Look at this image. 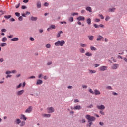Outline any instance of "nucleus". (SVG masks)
Returning a JSON list of instances; mask_svg holds the SVG:
<instances>
[{"label":"nucleus","mask_w":127,"mask_h":127,"mask_svg":"<svg viewBox=\"0 0 127 127\" xmlns=\"http://www.w3.org/2000/svg\"><path fill=\"white\" fill-rule=\"evenodd\" d=\"M65 44V41L62 40V41H58L56 43H55V45L56 46H63Z\"/></svg>","instance_id":"obj_1"},{"label":"nucleus","mask_w":127,"mask_h":127,"mask_svg":"<svg viewBox=\"0 0 127 127\" xmlns=\"http://www.w3.org/2000/svg\"><path fill=\"white\" fill-rule=\"evenodd\" d=\"M86 118L88 120V122H94V121H96V118L93 116H91L90 115H87Z\"/></svg>","instance_id":"obj_2"},{"label":"nucleus","mask_w":127,"mask_h":127,"mask_svg":"<svg viewBox=\"0 0 127 127\" xmlns=\"http://www.w3.org/2000/svg\"><path fill=\"white\" fill-rule=\"evenodd\" d=\"M108 70V66H102L99 67V71L103 72L104 71H107Z\"/></svg>","instance_id":"obj_3"},{"label":"nucleus","mask_w":127,"mask_h":127,"mask_svg":"<svg viewBox=\"0 0 127 127\" xmlns=\"http://www.w3.org/2000/svg\"><path fill=\"white\" fill-rule=\"evenodd\" d=\"M97 108L98 110H105L106 109V107L104 105H97Z\"/></svg>","instance_id":"obj_4"},{"label":"nucleus","mask_w":127,"mask_h":127,"mask_svg":"<svg viewBox=\"0 0 127 127\" xmlns=\"http://www.w3.org/2000/svg\"><path fill=\"white\" fill-rule=\"evenodd\" d=\"M32 112V106H29L28 108L25 110V113H31Z\"/></svg>","instance_id":"obj_5"},{"label":"nucleus","mask_w":127,"mask_h":127,"mask_svg":"<svg viewBox=\"0 0 127 127\" xmlns=\"http://www.w3.org/2000/svg\"><path fill=\"white\" fill-rule=\"evenodd\" d=\"M47 110L48 113H54V108L53 107H48Z\"/></svg>","instance_id":"obj_6"},{"label":"nucleus","mask_w":127,"mask_h":127,"mask_svg":"<svg viewBox=\"0 0 127 127\" xmlns=\"http://www.w3.org/2000/svg\"><path fill=\"white\" fill-rule=\"evenodd\" d=\"M77 20H78V21H84L85 20V17L80 16L77 18Z\"/></svg>","instance_id":"obj_7"},{"label":"nucleus","mask_w":127,"mask_h":127,"mask_svg":"<svg viewBox=\"0 0 127 127\" xmlns=\"http://www.w3.org/2000/svg\"><path fill=\"white\" fill-rule=\"evenodd\" d=\"M23 93H24V90H22L17 91L16 92V95L17 96H21V95H22L23 94Z\"/></svg>","instance_id":"obj_8"},{"label":"nucleus","mask_w":127,"mask_h":127,"mask_svg":"<svg viewBox=\"0 0 127 127\" xmlns=\"http://www.w3.org/2000/svg\"><path fill=\"white\" fill-rule=\"evenodd\" d=\"M71 110H81L82 109V107H81V106L80 105H77L75 106L73 108L71 107Z\"/></svg>","instance_id":"obj_9"},{"label":"nucleus","mask_w":127,"mask_h":127,"mask_svg":"<svg viewBox=\"0 0 127 127\" xmlns=\"http://www.w3.org/2000/svg\"><path fill=\"white\" fill-rule=\"evenodd\" d=\"M96 40H97V41H101V40H102V41H104V37L101 35H99L98 36V38Z\"/></svg>","instance_id":"obj_10"},{"label":"nucleus","mask_w":127,"mask_h":127,"mask_svg":"<svg viewBox=\"0 0 127 127\" xmlns=\"http://www.w3.org/2000/svg\"><path fill=\"white\" fill-rule=\"evenodd\" d=\"M42 117H43V118H50L51 117V114H42Z\"/></svg>","instance_id":"obj_11"},{"label":"nucleus","mask_w":127,"mask_h":127,"mask_svg":"<svg viewBox=\"0 0 127 127\" xmlns=\"http://www.w3.org/2000/svg\"><path fill=\"white\" fill-rule=\"evenodd\" d=\"M118 67H119V64H115L113 65L111 68L113 69L116 70V69H118Z\"/></svg>","instance_id":"obj_12"},{"label":"nucleus","mask_w":127,"mask_h":127,"mask_svg":"<svg viewBox=\"0 0 127 127\" xmlns=\"http://www.w3.org/2000/svg\"><path fill=\"white\" fill-rule=\"evenodd\" d=\"M56 28V27H55V26L54 25H51L50 26V27L47 29V30L48 31H50V30H51V29H55Z\"/></svg>","instance_id":"obj_13"},{"label":"nucleus","mask_w":127,"mask_h":127,"mask_svg":"<svg viewBox=\"0 0 127 127\" xmlns=\"http://www.w3.org/2000/svg\"><path fill=\"white\" fill-rule=\"evenodd\" d=\"M21 119L24 120V121H26L27 120V118H26L25 117V115H23V114H21Z\"/></svg>","instance_id":"obj_14"},{"label":"nucleus","mask_w":127,"mask_h":127,"mask_svg":"<svg viewBox=\"0 0 127 127\" xmlns=\"http://www.w3.org/2000/svg\"><path fill=\"white\" fill-rule=\"evenodd\" d=\"M94 94L95 95H101V92L100 91L98 90V89H95L94 90Z\"/></svg>","instance_id":"obj_15"},{"label":"nucleus","mask_w":127,"mask_h":127,"mask_svg":"<svg viewBox=\"0 0 127 127\" xmlns=\"http://www.w3.org/2000/svg\"><path fill=\"white\" fill-rule=\"evenodd\" d=\"M43 83V81L41 80H38L37 81L36 85H41Z\"/></svg>","instance_id":"obj_16"},{"label":"nucleus","mask_w":127,"mask_h":127,"mask_svg":"<svg viewBox=\"0 0 127 127\" xmlns=\"http://www.w3.org/2000/svg\"><path fill=\"white\" fill-rule=\"evenodd\" d=\"M30 19L32 21H36V20H37V17L32 16L31 17Z\"/></svg>","instance_id":"obj_17"},{"label":"nucleus","mask_w":127,"mask_h":127,"mask_svg":"<svg viewBox=\"0 0 127 127\" xmlns=\"http://www.w3.org/2000/svg\"><path fill=\"white\" fill-rule=\"evenodd\" d=\"M86 10L89 11V12H92V8L91 7H87L86 8Z\"/></svg>","instance_id":"obj_18"},{"label":"nucleus","mask_w":127,"mask_h":127,"mask_svg":"<svg viewBox=\"0 0 127 127\" xmlns=\"http://www.w3.org/2000/svg\"><path fill=\"white\" fill-rule=\"evenodd\" d=\"M12 16L10 15H5L4 16V18H5L6 19H9V18H11Z\"/></svg>","instance_id":"obj_19"},{"label":"nucleus","mask_w":127,"mask_h":127,"mask_svg":"<svg viewBox=\"0 0 127 127\" xmlns=\"http://www.w3.org/2000/svg\"><path fill=\"white\" fill-rule=\"evenodd\" d=\"M62 33H63V32L62 31L59 32L57 35V37L58 38L60 37L61 36L60 34H62Z\"/></svg>","instance_id":"obj_20"},{"label":"nucleus","mask_w":127,"mask_h":127,"mask_svg":"<svg viewBox=\"0 0 127 127\" xmlns=\"http://www.w3.org/2000/svg\"><path fill=\"white\" fill-rule=\"evenodd\" d=\"M15 123L16 124H20V123H21V121L19 119H17L15 121Z\"/></svg>","instance_id":"obj_21"},{"label":"nucleus","mask_w":127,"mask_h":127,"mask_svg":"<svg viewBox=\"0 0 127 127\" xmlns=\"http://www.w3.org/2000/svg\"><path fill=\"white\" fill-rule=\"evenodd\" d=\"M115 10H116L115 8H111L109 9V11H110V12H114Z\"/></svg>","instance_id":"obj_22"},{"label":"nucleus","mask_w":127,"mask_h":127,"mask_svg":"<svg viewBox=\"0 0 127 127\" xmlns=\"http://www.w3.org/2000/svg\"><path fill=\"white\" fill-rule=\"evenodd\" d=\"M37 8H40L41 7V3L40 2L37 3Z\"/></svg>","instance_id":"obj_23"},{"label":"nucleus","mask_w":127,"mask_h":127,"mask_svg":"<svg viewBox=\"0 0 127 127\" xmlns=\"http://www.w3.org/2000/svg\"><path fill=\"white\" fill-rule=\"evenodd\" d=\"M90 49H91V50L96 51V50H97V48H96L94 46H91V47H90Z\"/></svg>","instance_id":"obj_24"},{"label":"nucleus","mask_w":127,"mask_h":127,"mask_svg":"<svg viewBox=\"0 0 127 127\" xmlns=\"http://www.w3.org/2000/svg\"><path fill=\"white\" fill-rule=\"evenodd\" d=\"M11 41H18L19 39L18 38H13V39H11Z\"/></svg>","instance_id":"obj_25"},{"label":"nucleus","mask_w":127,"mask_h":127,"mask_svg":"<svg viewBox=\"0 0 127 127\" xmlns=\"http://www.w3.org/2000/svg\"><path fill=\"white\" fill-rule=\"evenodd\" d=\"M85 55L86 56H92V55H93V54L92 53H91L90 52H87L86 54H85Z\"/></svg>","instance_id":"obj_26"},{"label":"nucleus","mask_w":127,"mask_h":127,"mask_svg":"<svg viewBox=\"0 0 127 127\" xmlns=\"http://www.w3.org/2000/svg\"><path fill=\"white\" fill-rule=\"evenodd\" d=\"M86 21H87V23L88 24H89V25H90V24H91V19L90 18L87 19Z\"/></svg>","instance_id":"obj_27"},{"label":"nucleus","mask_w":127,"mask_h":127,"mask_svg":"<svg viewBox=\"0 0 127 127\" xmlns=\"http://www.w3.org/2000/svg\"><path fill=\"white\" fill-rule=\"evenodd\" d=\"M88 37L89 40H93L94 39V36H88Z\"/></svg>","instance_id":"obj_28"},{"label":"nucleus","mask_w":127,"mask_h":127,"mask_svg":"<svg viewBox=\"0 0 127 127\" xmlns=\"http://www.w3.org/2000/svg\"><path fill=\"white\" fill-rule=\"evenodd\" d=\"M80 52L81 53H85V49L84 48H81L79 49Z\"/></svg>","instance_id":"obj_29"},{"label":"nucleus","mask_w":127,"mask_h":127,"mask_svg":"<svg viewBox=\"0 0 127 127\" xmlns=\"http://www.w3.org/2000/svg\"><path fill=\"white\" fill-rule=\"evenodd\" d=\"M68 20L70 22H73L74 21V18H73V17H71L69 18Z\"/></svg>","instance_id":"obj_30"},{"label":"nucleus","mask_w":127,"mask_h":127,"mask_svg":"<svg viewBox=\"0 0 127 127\" xmlns=\"http://www.w3.org/2000/svg\"><path fill=\"white\" fill-rule=\"evenodd\" d=\"M96 70H90L89 72L91 73V74H95L96 73Z\"/></svg>","instance_id":"obj_31"},{"label":"nucleus","mask_w":127,"mask_h":127,"mask_svg":"<svg viewBox=\"0 0 127 127\" xmlns=\"http://www.w3.org/2000/svg\"><path fill=\"white\" fill-rule=\"evenodd\" d=\"M80 46H81V47H86V46H87V44L81 43V44H80Z\"/></svg>","instance_id":"obj_32"},{"label":"nucleus","mask_w":127,"mask_h":127,"mask_svg":"<svg viewBox=\"0 0 127 127\" xmlns=\"http://www.w3.org/2000/svg\"><path fill=\"white\" fill-rule=\"evenodd\" d=\"M46 47L47 48H50V47H51V45H50V44H47L46 45Z\"/></svg>","instance_id":"obj_33"},{"label":"nucleus","mask_w":127,"mask_h":127,"mask_svg":"<svg viewBox=\"0 0 127 127\" xmlns=\"http://www.w3.org/2000/svg\"><path fill=\"white\" fill-rule=\"evenodd\" d=\"M7 44L6 43H2L0 44V46H2V47H3V46H6Z\"/></svg>","instance_id":"obj_34"},{"label":"nucleus","mask_w":127,"mask_h":127,"mask_svg":"<svg viewBox=\"0 0 127 127\" xmlns=\"http://www.w3.org/2000/svg\"><path fill=\"white\" fill-rule=\"evenodd\" d=\"M24 125H25V122L24 121H23L21 124H20V126L21 127H22L23 126H24Z\"/></svg>","instance_id":"obj_35"},{"label":"nucleus","mask_w":127,"mask_h":127,"mask_svg":"<svg viewBox=\"0 0 127 127\" xmlns=\"http://www.w3.org/2000/svg\"><path fill=\"white\" fill-rule=\"evenodd\" d=\"M99 113L101 115H103V116L105 115V112H104L103 110L99 111Z\"/></svg>","instance_id":"obj_36"},{"label":"nucleus","mask_w":127,"mask_h":127,"mask_svg":"<svg viewBox=\"0 0 127 127\" xmlns=\"http://www.w3.org/2000/svg\"><path fill=\"white\" fill-rule=\"evenodd\" d=\"M71 15L73 16H75V15H79V13H72L71 14Z\"/></svg>","instance_id":"obj_37"},{"label":"nucleus","mask_w":127,"mask_h":127,"mask_svg":"<svg viewBox=\"0 0 127 127\" xmlns=\"http://www.w3.org/2000/svg\"><path fill=\"white\" fill-rule=\"evenodd\" d=\"M6 40H7V38H6V37H4L2 39V41L3 42H5L6 41Z\"/></svg>","instance_id":"obj_38"},{"label":"nucleus","mask_w":127,"mask_h":127,"mask_svg":"<svg viewBox=\"0 0 127 127\" xmlns=\"http://www.w3.org/2000/svg\"><path fill=\"white\" fill-rule=\"evenodd\" d=\"M89 93H91V94H92V95H94V91H93V90H92V89H90L89 90Z\"/></svg>","instance_id":"obj_39"},{"label":"nucleus","mask_w":127,"mask_h":127,"mask_svg":"<svg viewBox=\"0 0 127 127\" xmlns=\"http://www.w3.org/2000/svg\"><path fill=\"white\" fill-rule=\"evenodd\" d=\"M18 20L19 21H22V20H23V17H22V16H20L18 18Z\"/></svg>","instance_id":"obj_40"},{"label":"nucleus","mask_w":127,"mask_h":127,"mask_svg":"<svg viewBox=\"0 0 127 127\" xmlns=\"http://www.w3.org/2000/svg\"><path fill=\"white\" fill-rule=\"evenodd\" d=\"M15 14L16 16H17V17H19L20 15V13H18V12H16V13H15Z\"/></svg>","instance_id":"obj_41"},{"label":"nucleus","mask_w":127,"mask_h":127,"mask_svg":"<svg viewBox=\"0 0 127 127\" xmlns=\"http://www.w3.org/2000/svg\"><path fill=\"white\" fill-rule=\"evenodd\" d=\"M21 86H22V84L21 83H20L19 85H18L17 86L16 89H19V88H20V87H21Z\"/></svg>","instance_id":"obj_42"},{"label":"nucleus","mask_w":127,"mask_h":127,"mask_svg":"<svg viewBox=\"0 0 127 127\" xmlns=\"http://www.w3.org/2000/svg\"><path fill=\"white\" fill-rule=\"evenodd\" d=\"M95 22H100L101 21V20L99 19H95Z\"/></svg>","instance_id":"obj_43"},{"label":"nucleus","mask_w":127,"mask_h":127,"mask_svg":"<svg viewBox=\"0 0 127 127\" xmlns=\"http://www.w3.org/2000/svg\"><path fill=\"white\" fill-rule=\"evenodd\" d=\"M99 17L101 18V19H104V16L103 15H99Z\"/></svg>","instance_id":"obj_44"},{"label":"nucleus","mask_w":127,"mask_h":127,"mask_svg":"<svg viewBox=\"0 0 127 127\" xmlns=\"http://www.w3.org/2000/svg\"><path fill=\"white\" fill-rule=\"evenodd\" d=\"M29 1V0H24L23 1V2H24V3H27V2H28Z\"/></svg>","instance_id":"obj_45"},{"label":"nucleus","mask_w":127,"mask_h":127,"mask_svg":"<svg viewBox=\"0 0 127 127\" xmlns=\"http://www.w3.org/2000/svg\"><path fill=\"white\" fill-rule=\"evenodd\" d=\"M111 59L112 60H113V61H114V62H116V59H115V58H114V57H112L111 58Z\"/></svg>","instance_id":"obj_46"},{"label":"nucleus","mask_w":127,"mask_h":127,"mask_svg":"<svg viewBox=\"0 0 127 127\" xmlns=\"http://www.w3.org/2000/svg\"><path fill=\"white\" fill-rule=\"evenodd\" d=\"M94 27H95V28H99V25H98L96 24H94Z\"/></svg>","instance_id":"obj_47"},{"label":"nucleus","mask_w":127,"mask_h":127,"mask_svg":"<svg viewBox=\"0 0 127 127\" xmlns=\"http://www.w3.org/2000/svg\"><path fill=\"white\" fill-rule=\"evenodd\" d=\"M20 6V3H19L17 5H16V8H18Z\"/></svg>","instance_id":"obj_48"},{"label":"nucleus","mask_w":127,"mask_h":127,"mask_svg":"<svg viewBox=\"0 0 127 127\" xmlns=\"http://www.w3.org/2000/svg\"><path fill=\"white\" fill-rule=\"evenodd\" d=\"M51 64H52V62H51V61H50V62H48V63H47V65H51Z\"/></svg>","instance_id":"obj_49"},{"label":"nucleus","mask_w":127,"mask_h":127,"mask_svg":"<svg viewBox=\"0 0 127 127\" xmlns=\"http://www.w3.org/2000/svg\"><path fill=\"white\" fill-rule=\"evenodd\" d=\"M82 88L83 89H87L88 88V86H87V85H82Z\"/></svg>","instance_id":"obj_50"},{"label":"nucleus","mask_w":127,"mask_h":127,"mask_svg":"<svg viewBox=\"0 0 127 127\" xmlns=\"http://www.w3.org/2000/svg\"><path fill=\"white\" fill-rule=\"evenodd\" d=\"M109 19H110V17H109V16H107L106 17V18H105V20H106V21H108V20H109Z\"/></svg>","instance_id":"obj_51"},{"label":"nucleus","mask_w":127,"mask_h":127,"mask_svg":"<svg viewBox=\"0 0 127 127\" xmlns=\"http://www.w3.org/2000/svg\"><path fill=\"white\" fill-rule=\"evenodd\" d=\"M29 79H35V76H32L29 77Z\"/></svg>","instance_id":"obj_52"},{"label":"nucleus","mask_w":127,"mask_h":127,"mask_svg":"<svg viewBox=\"0 0 127 127\" xmlns=\"http://www.w3.org/2000/svg\"><path fill=\"white\" fill-rule=\"evenodd\" d=\"M6 75H9V74H11V71H6Z\"/></svg>","instance_id":"obj_53"},{"label":"nucleus","mask_w":127,"mask_h":127,"mask_svg":"<svg viewBox=\"0 0 127 127\" xmlns=\"http://www.w3.org/2000/svg\"><path fill=\"white\" fill-rule=\"evenodd\" d=\"M44 6H48L49 5V4H48V3L46 2L44 3Z\"/></svg>","instance_id":"obj_54"},{"label":"nucleus","mask_w":127,"mask_h":127,"mask_svg":"<svg viewBox=\"0 0 127 127\" xmlns=\"http://www.w3.org/2000/svg\"><path fill=\"white\" fill-rule=\"evenodd\" d=\"M2 32H6V29H3L1 30Z\"/></svg>","instance_id":"obj_55"},{"label":"nucleus","mask_w":127,"mask_h":127,"mask_svg":"<svg viewBox=\"0 0 127 127\" xmlns=\"http://www.w3.org/2000/svg\"><path fill=\"white\" fill-rule=\"evenodd\" d=\"M107 88L108 89V90H112V87H111V86H108L107 87Z\"/></svg>","instance_id":"obj_56"},{"label":"nucleus","mask_w":127,"mask_h":127,"mask_svg":"<svg viewBox=\"0 0 127 127\" xmlns=\"http://www.w3.org/2000/svg\"><path fill=\"white\" fill-rule=\"evenodd\" d=\"M10 20L12 22L15 21V19H14V18H11Z\"/></svg>","instance_id":"obj_57"},{"label":"nucleus","mask_w":127,"mask_h":127,"mask_svg":"<svg viewBox=\"0 0 127 127\" xmlns=\"http://www.w3.org/2000/svg\"><path fill=\"white\" fill-rule=\"evenodd\" d=\"M86 12V11H85V10H82V11H81V13L82 14H83V13H85Z\"/></svg>","instance_id":"obj_58"},{"label":"nucleus","mask_w":127,"mask_h":127,"mask_svg":"<svg viewBox=\"0 0 127 127\" xmlns=\"http://www.w3.org/2000/svg\"><path fill=\"white\" fill-rule=\"evenodd\" d=\"M79 100L78 99H75L74 100V103H78Z\"/></svg>","instance_id":"obj_59"},{"label":"nucleus","mask_w":127,"mask_h":127,"mask_svg":"<svg viewBox=\"0 0 127 127\" xmlns=\"http://www.w3.org/2000/svg\"><path fill=\"white\" fill-rule=\"evenodd\" d=\"M26 8V6H22V9H25Z\"/></svg>","instance_id":"obj_60"},{"label":"nucleus","mask_w":127,"mask_h":127,"mask_svg":"<svg viewBox=\"0 0 127 127\" xmlns=\"http://www.w3.org/2000/svg\"><path fill=\"white\" fill-rule=\"evenodd\" d=\"M99 66H100V64H95L96 68H97V67H99Z\"/></svg>","instance_id":"obj_61"},{"label":"nucleus","mask_w":127,"mask_h":127,"mask_svg":"<svg viewBox=\"0 0 127 127\" xmlns=\"http://www.w3.org/2000/svg\"><path fill=\"white\" fill-rule=\"evenodd\" d=\"M68 89H73V86H68Z\"/></svg>","instance_id":"obj_62"},{"label":"nucleus","mask_w":127,"mask_h":127,"mask_svg":"<svg viewBox=\"0 0 127 127\" xmlns=\"http://www.w3.org/2000/svg\"><path fill=\"white\" fill-rule=\"evenodd\" d=\"M124 60H125V61H126V62H127V58H123Z\"/></svg>","instance_id":"obj_63"},{"label":"nucleus","mask_w":127,"mask_h":127,"mask_svg":"<svg viewBox=\"0 0 127 127\" xmlns=\"http://www.w3.org/2000/svg\"><path fill=\"white\" fill-rule=\"evenodd\" d=\"M0 62H3V58L0 59Z\"/></svg>","instance_id":"obj_64"}]
</instances>
